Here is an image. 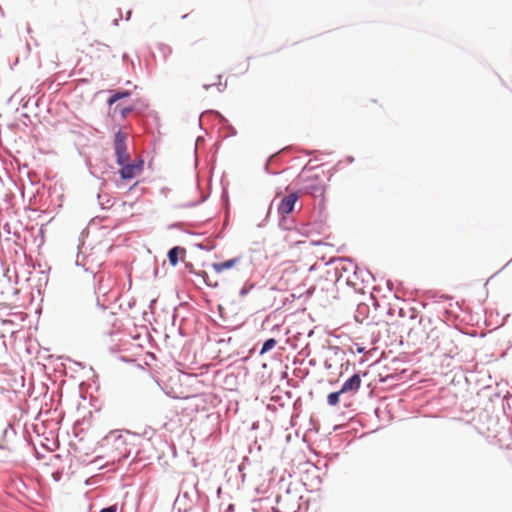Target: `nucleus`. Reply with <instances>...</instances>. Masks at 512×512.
<instances>
[{"mask_svg":"<svg viewBox=\"0 0 512 512\" xmlns=\"http://www.w3.org/2000/svg\"><path fill=\"white\" fill-rule=\"evenodd\" d=\"M138 181H136L133 185H131L127 191V193L131 192L132 190H134L137 186H138Z\"/></svg>","mask_w":512,"mask_h":512,"instance_id":"864d4df0","label":"nucleus"},{"mask_svg":"<svg viewBox=\"0 0 512 512\" xmlns=\"http://www.w3.org/2000/svg\"><path fill=\"white\" fill-rule=\"evenodd\" d=\"M335 261H341V262H348L351 264L352 266V275L353 277H355L356 279L360 280L362 283H367L368 282V277L372 278V280L375 281V277L374 275L371 273L370 270L368 269H361L356 261L351 258V257H342V258H335V259H331L327 265H331L333 263H335Z\"/></svg>","mask_w":512,"mask_h":512,"instance_id":"20e7f679","label":"nucleus"},{"mask_svg":"<svg viewBox=\"0 0 512 512\" xmlns=\"http://www.w3.org/2000/svg\"><path fill=\"white\" fill-rule=\"evenodd\" d=\"M195 247H197L200 250L209 252V251H212L213 249H215L216 245L215 244H205L203 242H199V243L195 244Z\"/></svg>","mask_w":512,"mask_h":512,"instance_id":"cd10ccee","label":"nucleus"},{"mask_svg":"<svg viewBox=\"0 0 512 512\" xmlns=\"http://www.w3.org/2000/svg\"><path fill=\"white\" fill-rule=\"evenodd\" d=\"M338 262H339L338 269L341 274V277L343 276L344 273L352 272V266L350 263H349V265H346V264H343V262H341V261H338Z\"/></svg>","mask_w":512,"mask_h":512,"instance_id":"bb28decb","label":"nucleus"},{"mask_svg":"<svg viewBox=\"0 0 512 512\" xmlns=\"http://www.w3.org/2000/svg\"><path fill=\"white\" fill-rule=\"evenodd\" d=\"M147 125L150 129H159L160 127V117L155 110H149L145 114Z\"/></svg>","mask_w":512,"mask_h":512,"instance_id":"2eb2a0df","label":"nucleus"},{"mask_svg":"<svg viewBox=\"0 0 512 512\" xmlns=\"http://www.w3.org/2000/svg\"><path fill=\"white\" fill-rule=\"evenodd\" d=\"M14 487H15L16 491H17L19 494H21V495H25V494H24V491H25L26 489H28V488H29V486L26 484V482H25V481H23L22 479L17 480V481L14 483Z\"/></svg>","mask_w":512,"mask_h":512,"instance_id":"393cba45","label":"nucleus"},{"mask_svg":"<svg viewBox=\"0 0 512 512\" xmlns=\"http://www.w3.org/2000/svg\"><path fill=\"white\" fill-rule=\"evenodd\" d=\"M341 390H337V391H333V392H330L328 395H327V404L331 407H334V406H337L340 402V397L341 395H343L344 393H340Z\"/></svg>","mask_w":512,"mask_h":512,"instance_id":"aec40b11","label":"nucleus"},{"mask_svg":"<svg viewBox=\"0 0 512 512\" xmlns=\"http://www.w3.org/2000/svg\"><path fill=\"white\" fill-rule=\"evenodd\" d=\"M316 168H318V166H311L310 164H306V165L302 168L301 173H304V172H310V171L315 170Z\"/></svg>","mask_w":512,"mask_h":512,"instance_id":"ea45409f","label":"nucleus"},{"mask_svg":"<svg viewBox=\"0 0 512 512\" xmlns=\"http://www.w3.org/2000/svg\"><path fill=\"white\" fill-rule=\"evenodd\" d=\"M117 511H118V505L115 503V504H111L106 507H103L102 509H100L99 512H117Z\"/></svg>","mask_w":512,"mask_h":512,"instance_id":"7c9ffc66","label":"nucleus"},{"mask_svg":"<svg viewBox=\"0 0 512 512\" xmlns=\"http://www.w3.org/2000/svg\"><path fill=\"white\" fill-rule=\"evenodd\" d=\"M324 278L326 281H331L335 284L339 282L342 277L339 272L338 265L327 269Z\"/></svg>","mask_w":512,"mask_h":512,"instance_id":"f3484780","label":"nucleus"},{"mask_svg":"<svg viewBox=\"0 0 512 512\" xmlns=\"http://www.w3.org/2000/svg\"><path fill=\"white\" fill-rule=\"evenodd\" d=\"M307 180L310 181V183L305 186L306 191L316 195L317 192H322V188L324 187L325 191L327 190L328 186L320 183V176L318 174L310 176Z\"/></svg>","mask_w":512,"mask_h":512,"instance_id":"4468645a","label":"nucleus"},{"mask_svg":"<svg viewBox=\"0 0 512 512\" xmlns=\"http://www.w3.org/2000/svg\"><path fill=\"white\" fill-rule=\"evenodd\" d=\"M133 164H134V167H135V170L138 174V176L142 173L143 169H144V164H145V161L142 157H139L135 160H132Z\"/></svg>","mask_w":512,"mask_h":512,"instance_id":"a878e982","label":"nucleus"},{"mask_svg":"<svg viewBox=\"0 0 512 512\" xmlns=\"http://www.w3.org/2000/svg\"><path fill=\"white\" fill-rule=\"evenodd\" d=\"M99 443L101 447L111 446L118 451V456L113 458L114 461L117 460L118 462H124L131 455V448L127 447V440L118 430L110 431Z\"/></svg>","mask_w":512,"mask_h":512,"instance_id":"f03ea898","label":"nucleus"},{"mask_svg":"<svg viewBox=\"0 0 512 512\" xmlns=\"http://www.w3.org/2000/svg\"><path fill=\"white\" fill-rule=\"evenodd\" d=\"M206 286L210 287V288H217L219 286V283L216 281V282H210L209 281V278L204 282Z\"/></svg>","mask_w":512,"mask_h":512,"instance_id":"79ce46f5","label":"nucleus"},{"mask_svg":"<svg viewBox=\"0 0 512 512\" xmlns=\"http://www.w3.org/2000/svg\"><path fill=\"white\" fill-rule=\"evenodd\" d=\"M340 161L331 169L328 171V181L331 180L332 176L339 170V166H340Z\"/></svg>","mask_w":512,"mask_h":512,"instance_id":"f704fd0d","label":"nucleus"},{"mask_svg":"<svg viewBox=\"0 0 512 512\" xmlns=\"http://www.w3.org/2000/svg\"><path fill=\"white\" fill-rule=\"evenodd\" d=\"M331 349L334 351V354H335V355H337L338 351H340V350H341V348H340V347H338V346H332V347H331Z\"/></svg>","mask_w":512,"mask_h":512,"instance_id":"4d7b16f0","label":"nucleus"},{"mask_svg":"<svg viewBox=\"0 0 512 512\" xmlns=\"http://www.w3.org/2000/svg\"><path fill=\"white\" fill-rule=\"evenodd\" d=\"M366 361H367V358L362 357V358L358 361V364H359V365H363Z\"/></svg>","mask_w":512,"mask_h":512,"instance_id":"052dcab7","label":"nucleus"},{"mask_svg":"<svg viewBox=\"0 0 512 512\" xmlns=\"http://www.w3.org/2000/svg\"><path fill=\"white\" fill-rule=\"evenodd\" d=\"M157 49L162 53L164 61H167L168 57L172 54V47L165 43H159Z\"/></svg>","mask_w":512,"mask_h":512,"instance_id":"b1692460","label":"nucleus"},{"mask_svg":"<svg viewBox=\"0 0 512 512\" xmlns=\"http://www.w3.org/2000/svg\"><path fill=\"white\" fill-rule=\"evenodd\" d=\"M204 115H212L214 116L215 118H218V119H221L225 122H227V119L219 112V111H216V110H208V111H205V112H202L200 115H199V127L200 129L204 130L203 126H202V117Z\"/></svg>","mask_w":512,"mask_h":512,"instance_id":"4be33fe9","label":"nucleus"},{"mask_svg":"<svg viewBox=\"0 0 512 512\" xmlns=\"http://www.w3.org/2000/svg\"><path fill=\"white\" fill-rule=\"evenodd\" d=\"M440 299L441 300H448V299H450V296H448V295H441Z\"/></svg>","mask_w":512,"mask_h":512,"instance_id":"0e129e2a","label":"nucleus"},{"mask_svg":"<svg viewBox=\"0 0 512 512\" xmlns=\"http://www.w3.org/2000/svg\"><path fill=\"white\" fill-rule=\"evenodd\" d=\"M195 276L201 277L204 282L209 278L208 273L205 270H196Z\"/></svg>","mask_w":512,"mask_h":512,"instance_id":"c9c22d12","label":"nucleus"},{"mask_svg":"<svg viewBox=\"0 0 512 512\" xmlns=\"http://www.w3.org/2000/svg\"><path fill=\"white\" fill-rule=\"evenodd\" d=\"M255 283L254 282H251L249 280H247L243 285L242 287L240 288L239 290V296L240 297H245L247 296L254 288H255Z\"/></svg>","mask_w":512,"mask_h":512,"instance_id":"5701e85b","label":"nucleus"},{"mask_svg":"<svg viewBox=\"0 0 512 512\" xmlns=\"http://www.w3.org/2000/svg\"><path fill=\"white\" fill-rule=\"evenodd\" d=\"M367 374H368V372H362L360 370L355 371L349 378H347L342 383V385L340 387V390H341L340 393L356 394L361 387V383H362L361 378L365 377Z\"/></svg>","mask_w":512,"mask_h":512,"instance_id":"39448f33","label":"nucleus"},{"mask_svg":"<svg viewBox=\"0 0 512 512\" xmlns=\"http://www.w3.org/2000/svg\"><path fill=\"white\" fill-rule=\"evenodd\" d=\"M180 226V223L179 222H174L172 224L169 225V228L170 229H174V228H178Z\"/></svg>","mask_w":512,"mask_h":512,"instance_id":"6e6d98bb","label":"nucleus"},{"mask_svg":"<svg viewBox=\"0 0 512 512\" xmlns=\"http://www.w3.org/2000/svg\"><path fill=\"white\" fill-rule=\"evenodd\" d=\"M112 146L117 165H120L130 159L127 148V135L122 127H119V129L114 133Z\"/></svg>","mask_w":512,"mask_h":512,"instance_id":"7ed1b4c3","label":"nucleus"},{"mask_svg":"<svg viewBox=\"0 0 512 512\" xmlns=\"http://www.w3.org/2000/svg\"><path fill=\"white\" fill-rule=\"evenodd\" d=\"M119 12V17L118 18H115L113 21H112V24L114 26H118L119 25V22L120 20L122 19V12H121V9L118 10Z\"/></svg>","mask_w":512,"mask_h":512,"instance_id":"c03bdc74","label":"nucleus"},{"mask_svg":"<svg viewBox=\"0 0 512 512\" xmlns=\"http://www.w3.org/2000/svg\"><path fill=\"white\" fill-rule=\"evenodd\" d=\"M387 287H388V289H389L390 291H392V289H393V288H392V287H393V284H392V281H391V280H388V281H387Z\"/></svg>","mask_w":512,"mask_h":512,"instance_id":"bf43d9fd","label":"nucleus"},{"mask_svg":"<svg viewBox=\"0 0 512 512\" xmlns=\"http://www.w3.org/2000/svg\"><path fill=\"white\" fill-rule=\"evenodd\" d=\"M248 70H249V63H246V64H244V65H242V66H241L240 73H241V74H244V73H246Z\"/></svg>","mask_w":512,"mask_h":512,"instance_id":"09e8293b","label":"nucleus"},{"mask_svg":"<svg viewBox=\"0 0 512 512\" xmlns=\"http://www.w3.org/2000/svg\"><path fill=\"white\" fill-rule=\"evenodd\" d=\"M186 252H187V250H186L185 247H182V246H179V245L171 247L167 251V259H168V262H169L170 266L176 267L179 264L180 260H181L180 256L181 255L185 256Z\"/></svg>","mask_w":512,"mask_h":512,"instance_id":"ddd939ff","label":"nucleus"},{"mask_svg":"<svg viewBox=\"0 0 512 512\" xmlns=\"http://www.w3.org/2000/svg\"><path fill=\"white\" fill-rule=\"evenodd\" d=\"M131 15H132V10H129V11L126 13L125 20H126V21L130 20Z\"/></svg>","mask_w":512,"mask_h":512,"instance_id":"13d9d810","label":"nucleus"},{"mask_svg":"<svg viewBox=\"0 0 512 512\" xmlns=\"http://www.w3.org/2000/svg\"><path fill=\"white\" fill-rule=\"evenodd\" d=\"M312 244L317 246V245H322L323 243L321 241H313Z\"/></svg>","mask_w":512,"mask_h":512,"instance_id":"338daca9","label":"nucleus"},{"mask_svg":"<svg viewBox=\"0 0 512 512\" xmlns=\"http://www.w3.org/2000/svg\"><path fill=\"white\" fill-rule=\"evenodd\" d=\"M119 166L118 174L120 177V181L116 183L118 188H121L122 184L128 182L138 176L134 164L131 159L128 161L121 163Z\"/></svg>","mask_w":512,"mask_h":512,"instance_id":"0eeeda50","label":"nucleus"},{"mask_svg":"<svg viewBox=\"0 0 512 512\" xmlns=\"http://www.w3.org/2000/svg\"><path fill=\"white\" fill-rule=\"evenodd\" d=\"M325 187L319 193V203L317 206V217L308 224H301V228H296L298 233L308 237L311 233L321 234L326 228L327 214H326V196Z\"/></svg>","mask_w":512,"mask_h":512,"instance_id":"f257e3e1","label":"nucleus"},{"mask_svg":"<svg viewBox=\"0 0 512 512\" xmlns=\"http://www.w3.org/2000/svg\"><path fill=\"white\" fill-rule=\"evenodd\" d=\"M301 224H306L305 222H298L296 220H294L293 218L289 216H283V215H278V227L281 229V230H284V231H290V230H295L298 232V230L296 228H301Z\"/></svg>","mask_w":512,"mask_h":512,"instance_id":"f8f14e48","label":"nucleus"},{"mask_svg":"<svg viewBox=\"0 0 512 512\" xmlns=\"http://www.w3.org/2000/svg\"><path fill=\"white\" fill-rule=\"evenodd\" d=\"M277 345V340L273 337L267 338L262 342L259 354L264 355L265 353L271 351Z\"/></svg>","mask_w":512,"mask_h":512,"instance_id":"a211bd4d","label":"nucleus"},{"mask_svg":"<svg viewBox=\"0 0 512 512\" xmlns=\"http://www.w3.org/2000/svg\"><path fill=\"white\" fill-rule=\"evenodd\" d=\"M95 305L102 311H105L107 309V306L105 304L101 303L98 297H96Z\"/></svg>","mask_w":512,"mask_h":512,"instance_id":"a19ab883","label":"nucleus"},{"mask_svg":"<svg viewBox=\"0 0 512 512\" xmlns=\"http://www.w3.org/2000/svg\"><path fill=\"white\" fill-rule=\"evenodd\" d=\"M101 197H102L101 194L98 193L97 194V200L99 202V207H100L101 210H107L108 208L106 206H104L103 202L101 201Z\"/></svg>","mask_w":512,"mask_h":512,"instance_id":"a18cd8bd","label":"nucleus"},{"mask_svg":"<svg viewBox=\"0 0 512 512\" xmlns=\"http://www.w3.org/2000/svg\"><path fill=\"white\" fill-rule=\"evenodd\" d=\"M10 436H16V430L11 424H8L7 428L3 431V438L7 439Z\"/></svg>","mask_w":512,"mask_h":512,"instance_id":"c85d7f7f","label":"nucleus"},{"mask_svg":"<svg viewBox=\"0 0 512 512\" xmlns=\"http://www.w3.org/2000/svg\"><path fill=\"white\" fill-rule=\"evenodd\" d=\"M346 161L349 164H352L355 161V158L352 155H348V156H346Z\"/></svg>","mask_w":512,"mask_h":512,"instance_id":"603ef678","label":"nucleus"},{"mask_svg":"<svg viewBox=\"0 0 512 512\" xmlns=\"http://www.w3.org/2000/svg\"><path fill=\"white\" fill-rule=\"evenodd\" d=\"M324 366L326 369L331 368V364H329L328 361H325Z\"/></svg>","mask_w":512,"mask_h":512,"instance_id":"69168bd1","label":"nucleus"},{"mask_svg":"<svg viewBox=\"0 0 512 512\" xmlns=\"http://www.w3.org/2000/svg\"><path fill=\"white\" fill-rule=\"evenodd\" d=\"M231 340H232V337H228L227 339L221 338V339L217 340V343L218 344L230 343Z\"/></svg>","mask_w":512,"mask_h":512,"instance_id":"de8ad7c7","label":"nucleus"},{"mask_svg":"<svg viewBox=\"0 0 512 512\" xmlns=\"http://www.w3.org/2000/svg\"><path fill=\"white\" fill-rule=\"evenodd\" d=\"M134 112L146 114L149 111V104L146 99L137 98L131 103Z\"/></svg>","mask_w":512,"mask_h":512,"instance_id":"dca6fc26","label":"nucleus"},{"mask_svg":"<svg viewBox=\"0 0 512 512\" xmlns=\"http://www.w3.org/2000/svg\"><path fill=\"white\" fill-rule=\"evenodd\" d=\"M212 86H213V84H204V85H203V88H204L205 90H209Z\"/></svg>","mask_w":512,"mask_h":512,"instance_id":"e2e57ef3","label":"nucleus"},{"mask_svg":"<svg viewBox=\"0 0 512 512\" xmlns=\"http://www.w3.org/2000/svg\"><path fill=\"white\" fill-rule=\"evenodd\" d=\"M298 199L299 191H293L284 196L277 206V215L289 216L294 211Z\"/></svg>","mask_w":512,"mask_h":512,"instance_id":"423d86ee","label":"nucleus"},{"mask_svg":"<svg viewBox=\"0 0 512 512\" xmlns=\"http://www.w3.org/2000/svg\"><path fill=\"white\" fill-rule=\"evenodd\" d=\"M196 494H197V505L196 506H189L188 508L185 507V512H207L209 509V498L208 496L200 492L196 488Z\"/></svg>","mask_w":512,"mask_h":512,"instance_id":"9d476101","label":"nucleus"},{"mask_svg":"<svg viewBox=\"0 0 512 512\" xmlns=\"http://www.w3.org/2000/svg\"><path fill=\"white\" fill-rule=\"evenodd\" d=\"M278 159V155L277 154H274V155H271L265 165H264V171L267 173V174H270V175H279L281 173V171L279 170H276V169H273L271 164L272 162L276 161Z\"/></svg>","mask_w":512,"mask_h":512,"instance_id":"6ab92c4d","label":"nucleus"},{"mask_svg":"<svg viewBox=\"0 0 512 512\" xmlns=\"http://www.w3.org/2000/svg\"><path fill=\"white\" fill-rule=\"evenodd\" d=\"M89 172H90V174H91L93 177H95V178L99 179V176L96 174V172H94V171H93V170H91V169H89Z\"/></svg>","mask_w":512,"mask_h":512,"instance_id":"680f3d73","label":"nucleus"},{"mask_svg":"<svg viewBox=\"0 0 512 512\" xmlns=\"http://www.w3.org/2000/svg\"><path fill=\"white\" fill-rule=\"evenodd\" d=\"M206 184H207V189L204 190L202 188V182H201L199 176L198 175L196 176V187H197V190H198V192L200 194V198L197 201H190V202L184 204V207H186V208L196 207V206L204 203L206 200H208V198L211 195V185H212L211 178H209L207 180Z\"/></svg>","mask_w":512,"mask_h":512,"instance_id":"6e6552de","label":"nucleus"},{"mask_svg":"<svg viewBox=\"0 0 512 512\" xmlns=\"http://www.w3.org/2000/svg\"><path fill=\"white\" fill-rule=\"evenodd\" d=\"M217 310H218L219 316L223 317L224 307L221 304H219L217 306Z\"/></svg>","mask_w":512,"mask_h":512,"instance_id":"8fccbe9b","label":"nucleus"},{"mask_svg":"<svg viewBox=\"0 0 512 512\" xmlns=\"http://www.w3.org/2000/svg\"><path fill=\"white\" fill-rule=\"evenodd\" d=\"M346 285H347L348 287L353 288V289H354V291H355L356 293H361V290H359V289H357V288H356V284H355V282L351 279V277H350V276H348V277H347V279H346Z\"/></svg>","mask_w":512,"mask_h":512,"instance_id":"72a5a7b5","label":"nucleus"},{"mask_svg":"<svg viewBox=\"0 0 512 512\" xmlns=\"http://www.w3.org/2000/svg\"><path fill=\"white\" fill-rule=\"evenodd\" d=\"M242 261V256L238 255L230 259H226L220 262L211 263V268L214 270L216 274H221L226 270H230L238 265Z\"/></svg>","mask_w":512,"mask_h":512,"instance_id":"1a4fd4ad","label":"nucleus"},{"mask_svg":"<svg viewBox=\"0 0 512 512\" xmlns=\"http://www.w3.org/2000/svg\"><path fill=\"white\" fill-rule=\"evenodd\" d=\"M114 112H119L121 119H125V118H127V116L130 113H132L134 111H133V108H132L131 104L127 105V106H122L120 104H117L114 107Z\"/></svg>","mask_w":512,"mask_h":512,"instance_id":"412c9836","label":"nucleus"},{"mask_svg":"<svg viewBox=\"0 0 512 512\" xmlns=\"http://www.w3.org/2000/svg\"><path fill=\"white\" fill-rule=\"evenodd\" d=\"M118 359H119L121 362H123V363H132V362H134V359H133V358L128 357V356H123V355L119 356V357H118Z\"/></svg>","mask_w":512,"mask_h":512,"instance_id":"58836bf2","label":"nucleus"},{"mask_svg":"<svg viewBox=\"0 0 512 512\" xmlns=\"http://www.w3.org/2000/svg\"><path fill=\"white\" fill-rule=\"evenodd\" d=\"M367 310H368V306L366 304L360 303L357 305L356 312L358 313V315L364 316Z\"/></svg>","mask_w":512,"mask_h":512,"instance_id":"2f4dec72","label":"nucleus"},{"mask_svg":"<svg viewBox=\"0 0 512 512\" xmlns=\"http://www.w3.org/2000/svg\"><path fill=\"white\" fill-rule=\"evenodd\" d=\"M183 263H184L185 269H186L190 274L195 275V273H196V269L194 268V265H193L191 262H186V261H184V260H183Z\"/></svg>","mask_w":512,"mask_h":512,"instance_id":"473e14b6","label":"nucleus"},{"mask_svg":"<svg viewBox=\"0 0 512 512\" xmlns=\"http://www.w3.org/2000/svg\"><path fill=\"white\" fill-rule=\"evenodd\" d=\"M122 61L125 63H130L132 66H134L133 60L130 58V56L127 53L122 54Z\"/></svg>","mask_w":512,"mask_h":512,"instance_id":"4c0bfd02","label":"nucleus"},{"mask_svg":"<svg viewBox=\"0 0 512 512\" xmlns=\"http://www.w3.org/2000/svg\"><path fill=\"white\" fill-rule=\"evenodd\" d=\"M131 96L132 91L128 89L117 88L109 90V96L106 100V104L111 108L118 101L130 98Z\"/></svg>","mask_w":512,"mask_h":512,"instance_id":"9b49d317","label":"nucleus"},{"mask_svg":"<svg viewBox=\"0 0 512 512\" xmlns=\"http://www.w3.org/2000/svg\"><path fill=\"white\" fill-rule=\"evenodd\" d=\"M217 77H218L219 81H218V83H214L213 86H216V88L218 89L219 92H223L227 87V82L222 83L220 81V79L222 77L220 74L217 75Z\"/></svg>","mask_w":512,"mask_h":512,"instance_id":"c756f323","label":"nucleus"},{"mask_svg":"<svg viewBox=\"0 0 512 512\" xmlns=\"http://www.w3.org/2000/svg\"><path fill=\"white\" fill-rule=\"evenodd\" d=\"M109 351H110V353H111V354H114V353H116L117 351H119V348H118L116 345H114V346H110V347H109Z\"/></svg>","mask_w":512,"mask_h":512,"instance_id":"3c124183","label":"nucleus"},{"mask_svg":"<svg viewBox=\"0 0 512 512\" xmlns=\"http://www.w3.org/2000/svg\"><path fill=\"white\" fill-rule=\"evenodd\" d=\"M158 272H159V268H155V269H154V277H157V276H158Z\"/></svg>","mask_w":512,"mask_h":512,"instance_id":"774afa93","label":"nucleus"},{"mask_svg":"<svg viewBox=\"0 0 512 512\" xmlns=\"http://www.w3.org/2000/svg\"><path fill=\"white\" fill-rule=\"evenodd\" d=\"M234 511H235V505H234V504H232V503L228 504V505L224 508V510H223V512H234Z\"/></svg>","mask_w":512,"mask_h":512,"instance_id":"37998d69","label":"nucleus"},{"mask_svg":"<svg viewBox=\"0 0 512 512\" xmlns=\"http://www.w3.org/2000/svg\"><path fill=\"white\" fill-rule=\"evenodd\" d=\"M84 271H85V272H89V273H91L92 278H93V279H95L96 274H95V272H94V271H92V270H90L89 268H86V267H84Z\"/></svg>","mask_w":512,"mask_h":512,"instance_id":"5fc2aeb1","label":"nucleus"},{"mask_svg":"<svg viewBox=\"0 0 512 512\" xmlns=\"http://www.w3.org/2000/svg\"><path fill=\"white\" fill-rule=\"evenodd\" d=\"M150 379L155 383L157 384V386L161 389V390H164V388L162 387L161 385V381L158 379V378H155L153 376L150 377Z\"/></svg>","mask_w":512,"mask_h":512,"instance_id":"49530a36","label":"nucleus"},{"mask_svg":"<svg viewBox=\"0 0 512 512\" xmlns=\"http://www.w3.org/2000/svg\"><path fill=\"white\" fill-rule=\"evenodd\" d=\"M355 346H356V352L358 354H363L366 352V347L364 346L363 343H355Z\"/></svg>","mask_w":512,"mask_h":512,"instance_id":"e433bc0d","label":"nucleus"}]
</instances>
